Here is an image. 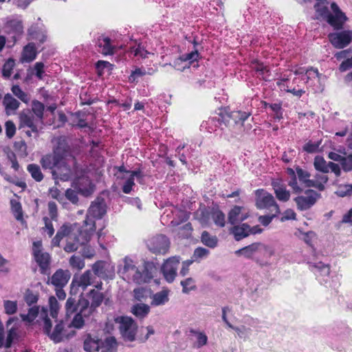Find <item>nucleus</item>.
Listing matches in <instances>:
<instances>
[{
	"label": "nucleus",
	"instance_id": "nucleus-59",
	"mask_svg": "<svg viewBox=\"0 0 352 352\" xmlns=\"http://www.w3.org/2000/svg\"><path fill=\"white\" fill-rule=\"evenodd\" d=\"M305 73L307 75V80H309L311 77L312 73L316 75V76L318 77L319 72L318 69L314 68V67H309L307 69H305L304 68H299L298 69H296L294 72V74L296 75H300L303 74Z\"/></svg>",
	"mask_w": 352,
	"mask_h": 352
},
{
	"label": "nucleus",
	"instance_id": "nucleus-61",
	"mask_svg": "<svg viewBox=\"0 0 352 352\" xmlns=\"http://www.w3.org/2000/svg\"><path fill=\"white\" fill-rule=\"evenodd\" d=\"M48 212L50 219L53 221H57L58 218V208L57 205L54 201H49L47 204Z\"/></svg>",
	"mask_w": 352,
	"mask_h": 352
},
{
	"label": "nucleus",
	"instance_id": "nucleus-43",
	"mask_svg": "<svg viewBox=\"0 0 352 352\" xmlns=\"http://www.w3.org/2000/svg\"><path fill=\"white\" fill-rule=\"evenodd\" d=\"M38 307L34 306L29 309L28 314H21V318L22 320L28 322H32L35 318L38 316Z\"/></svg>",
	"mask_w": 352,
	"mask_h": 352
},
{
	"label": "nucleus",
	"instance_id": "nucleus-58",
	"mask_svg": "<svg viewBox=\"0 0 352 352\" xmlns=\"http://www.w3.org/2000/svg\"><path fill=\"white\" fill-rule=\"evenodd\" d=\"M70 265L75 269L81 270L85 267L84 260L76 256H72L69 259Z\"/></svg>",
	"mask_w": 352,
	"mask_h": 352
},
{
	"label": "nucleus",
	"instance_id": "nucleus-7",
	"mask_svg": "<svg viewBox=\"0 0 352 352\" xmlns=\"http://www.w3.org/2000/svg\"><path fill=\"white\" fill-rule=\"evenodd\" d=\"M143 264L142 272L139 270V274L135 277V283L137 284L149 282L155 276L160 268V263L157 258L144 260Z\"/></svg>",
	"mask_w": 352,
	"mask_h": 352
},
{
	"label": "nucleus",
	"instance_id": "nucleus-36",
	"mask_svg": "<svg viewBox=\"0 0 352 352\" xmlns=\"http://www.w3.org/2000/svg\"><path fill=\"white\" fill-rule=\"evenodd\" d=\"M168 300V291L162 290L153 295L151 304L152 306H160L165 305Z\"/></svg>",
	"mask_w": 352,
	"mask_h": 352
},
{
	"label": "nucleus",
	"instance_id": "nucleus-27",
	"mask_svg": "<svg viewBox=\"0 0 352 352\" xmlns=\"http://www.w3.org/2000/svg\"><path fill=\"white\" fill-rule=\"evenodd\" d=\"M251 68L254 70L257 76L265 81H268L270 76V71L268 67L258 60H254L251 63Z\"/></svg>",
	"mask_w": 352,
	"mask_h": 352
},
{
	"label": "nucleus",
	"instance_id": "nucleus-18",
	"mask_svg": "<svg viewBox=\"0 0 352 352\" xmlns=\"http://www.w3.org/2000/svg\"><path fill=\"white\" fill-rule=\"evenodd\" d=\"M5 31L8 34H12L14 39L19 37L23 32L22 21L14 16L8 18L5 23Z\"/></svg>",
	"mask_w": 352,
	"mask_h": 352
},
{
	"label": "nucleus",
	"instance_id": "nucleus-55",
	"mask_svg": "<svg viewBox=\"0 0 352 352\" xmlns=\"http://www.w3.org/2000/svg\"><path fill=\"white\" fill-rule=\"evenodd\" d=\"M336 195L340 197H344L352 195V184H345L339 186L336 192Z\"/></svg>",
	"mask_w": 352,
	"mask_h": 352
},
{
	"label": "nucleus",
	"instance_id": "nucleus-50",
	"mask_svg": "<svg viewBox=\"0 0 352 352\" xmlns=\"http://www.w3.org/2000/svg\"><path fill=\"white\" fill-rule=\"evenodd\" d=\"M5 313L8 315L14 314L17 311L16 301L6 300L3 301Z\"/></svg>",
	"mask_w": 352,
	"mask_h": 352
},
{
	"label": "nucleus",
	"instance_id": "nucleus-1",
	"mask_svg": "<svg viewBox=\"0 0 352 352\" xmlns=\"http://www.w3.org/2000/svg\"><path fill=\"white\" fill-rule=\"evenodd\" d=\"M286 173L288 176L287 184L295 194H300L303 192L300 185L305 188H314L318 191H323L329 181L327 175L320 173H316L313 179H311V173L298 165H296L294 168H287Z\"/></svg>",
	"mask_w": 352,
	"mask_h": 352
},
{
	"label": "nucleus",
	"instance_id": "nucleus-25",
	"mask_svg": "<svg viewBox=\"0 0 352 352\" xmlns=\"http://www.w3.org/2000/svg\"><path fill=\"white\" fill-rule=\"evenodd\" d=\"M34 259L40 268L42 274H46L50 269L51 256L49 253L42 252L34 256Z\"/></svg>",
	"mask_w": 352,
	"mask_h": 352
},
{
	"label": "nucleus",
	"instance_id": "nucleus-47",
	"mask_svg": "<svg viewBox=\"0 0 352 352\" xmlns=\"http://www.w3.org/2000/svg\"><path fill=\"white\" fill-rule=\"evenodd\" d=\"M249 10H250V13L257 12L258 16H260L263 20H265L266 19L268 18V8L265 5H263L261 3L257 6V10L254 6L249 7Z\"/></svg>",
	"mask_w": 352,
	"mask_h": 352
},
{
	"label": "nucleus",
	"instance_id": "nucleus-21",
	"mask_svg": "<svg viewBox=\"0 0 352 352\" xmlns=\"http://www.w3.org/2000/svg\"><path fill=\"white\" fill-rule=\"evenodd\" d=\"M47 32L43 25L34 24L28 30L30 40L38 41L40 44L45 42L47 39Z\"/></svg>",
	"mask_w": 352,
	"mask_h": 352
},
{
	"label": "nucleus",
	"instance_id": "nucleus-30",
	"mask_svg": "<svg viewBox=\"0 0 352 352\" xmlns=\"http://www.w3.org/2000/svg\"><path fill=\"white\" fill-rule=\"evenodd\" d=\"M3 104L5 106L6 113L10 114L14 113L20 105V102L10 94L5 95Z\"/></svg>",
	"mask_w": 352,
	"mask_h": 352
},
{
	"label": "nucleus",
	"instance_id": "nucleus-17",
	"mask_svg": "<svg viewBox=\"0 0 352 352\" xmlns=\"http://www.w3.org/2000/svg\"><path fill=\"white\" fill-rule=\"evenodd\" d=\"M81 229V226H78L76 223L71 225L69 223H65L58 230L56 235L52 239V245L54 247H58L61 240L65 236H69L73 233H76L77 231L79 233V230Z\"/></svg>",
	"mask_w": 352,
	"mask_h": 352
},
{
	"label": "nucleus",
	"instance_id": "nucleus-19",
	"mask_svg": "<svg viewBox=\"0 0 352 352\" xmlns=\"http://www.w3.org/2000/svg\"><path fill=\"white\" fill-rule=\"evenodd\" d=\"M124 265L119 270V273L123 276L124 279L128 281L132 280L135 283V277L139 274V270L133 263L132 259L129 257H125L123 260Z\"/></svg>",
	"mask_w": 352,
	"mask_h": 352
},
{
	"label": "nucleus",
	"instance_id": "nucleus-63",
	"mask_svg": "<svg viewBox=\"0 0 352 352\" xmlns=\"http://www.w3.org/2000/svg\"><path fill=\"white\" fill-rule=\"evenodd\" d=\"M340 164L344 171L349 172L352 170V154L344 157Z\"/></svg>",
	"mask_w": 352,
	"mask_h": 352
},
{
	"label": "nucleus",
	"instance_id": "nucleus-37",
	"mask_svg": "<svg viewBox=\"0 0 352 352\" xmlns=\"http://www.w3.org/2000/svg\"><path fill=\"white\" fill-rule=\"evenodd\" d=\"M131 53L133 55V56L137 57L138 58L144 59L148 57V55L151 54V52L147 51L144 46L142 45V43H138L137 42L135 44L130 47Z\"/></svg>",
	"mask_w": 352,
	"mask_h": 352
},
{
	"label": "nucleus",
	"instance_id": "nucleus-49",
	"mask_svg": "<svg viewBox=\"0 0 352 352\" xmlns=\"http://www.w3.org/2000/svg\"><path fill=\"white\" fill-rule=\"evenodd\" d=\"M98 343L97 341L88 336L84 341V349L87 352L98 351Z\"/></svg>",
	"mask_w": 352,
	"mask_h": 352
},
{
	"label": "nucleus",
	"instance_id": "nucleus-35",
	"mask_svg": "<svg viewBox=\"0 0 352 352\" xmlns=\"http://www.w3.org/2000/svg\"><path fill=\"white\" fill-rule=\"evenodd\" d=\"M330 162H327L322 156L316 155L314 159V167L317 171L328 173L330 171Z\"/></svg>",
	"mask_w": 352,
	"mask_h": 352
},
{
	"label": "nucleus",
	"instance_id": "nucleus-3",
	"mask_svg": "<svg viewBox=\"0 0 352 352\" xmlns=\"http://www.w3.org/2000/svg\"><path fill=\"white\" fill-rule=\"evenodd\" d=\"M106 212L107 206L104 199L97 197L91 202L82 226L93 234L96 230L95 219H101Z\"/></svg>",
	"mask_w": 352,
	"mask_h": 352
},
{
	"label": "nucleus",
	"instance_id": "nucleus-23",
	"mask_svg": "<svg viewBox=\"0 0 352 352\" xmlns=\"http://www.w3.org/2000/svg\"><path fill=\"white\" fill-rule=\"evenodd\" d=\"M16 336V329L15 327H11L8 331L7 338L5 341L4 327L1 320H0V348L3 346L7 349L10 348Z\"/></svg>",
	"mask_w": 352,
	"mask_h": 352
},
{
	"label": "nucleus",
	"instance_id": "nucleus-5",
	"mask_svg": "<svg viewBox=\"0 0 352 352\" xmlns=\"http://www.w3.org/2000/svg\"><path fill=\"white\" fill-rule=\"evenodd\" d=\"M87 296L89 299L80 296L77 302L81 306L82 313L91 314L102 304L104 296L102 293L95 289L90 290Z\"/></svg>",
	"mask_w": 352,
	"mask_h": 352
},
{
	"label": "nucleus",
	"instance_id": "nucleus-44",
	"mask_svg": "<svg viewBox=\"0 0 352 352\" xmlns=\"http://www.w3.org/2000/svg\"><path fill=\"white\" fill-rule=\"evenodd\" d=\"M180 285L182 287V292L184 294H188L197 288L195 279L190 277L182 280Z\"/></svg>",
	"mask_w": 352,
	"mask_h": 352
},
{
	"label": "nucleus",
	"instance_id": "nucleus-10",
	"mask_svg": "<svg viewBox=\"0 0 352 352\" xmlns=\"http://www.w3.org/2000/svg\"><path fill=\"white\" fill-rule=\"evenodd\" d=\"M305 195H300L294 198L299 210L304 211L309 210L314 206L316 201L321 197V194L312 189H307L304 191Z\"/></svg>",
	"mask_w": 352,
	"mask_h": 352
},
{
	"label": "nucleus",
	"instance_id": "nucleus-29",
	"mask_svg": "<svg viewBox=\"0 0 352 352\" xmlns=\"http://www.w3.org/2000/svg\"><path fill=\"white\" fill-rule=\"evenodd\" d=\"M308 264L309 269L316 274L318 278H320V276H328L330 273L329 265L322 262L309 263ZM319 280L322 283V280L319 279Z\"/></svg>",
	"mask_w": 352,
	"mask_h": 352
},
{
	"label": "nucleus",
	"instance_id": "nucleus-62",
	"mask_svg": "<svg viewBox=\"0 0 352 352\" xmlns=\"http://www.w3.org/2000/svg\"><path fill=\"white\" fill-rule=\"evenodd\" d=\"M92 274L89 270L86 271L80 278L79 285L86 287L91 285Z\"/></svg>",
	"mask_w": 352,
	"mask_h": 352
},
{
	"label": "nucleus",
	"instance_id": "nucleus-48",
	"mask_svg": "<svg viewBox=\"0 0 352 352\" xmlns=\"http://www.w3.org/2000/svg\"><path fill=\"white\" fill-rule=\"evenodd\" d=\"M146 75L145 67H136L129 76L130 82H138L140 77Z\"/></svg>",
	"mask_w": 352,
	"mask_h": 352
},
{
	"label": "nucleus",
	"instance_id": "nucleus-38",
	"mask_svg": "<svg viewBox=\"0 0 352 352\" xmlns=\"http://www.w3.org/2000/svg\"><path fill=\"white\" fill-rule=\"evenodd\" d=\"M199 58V54L198 52L197 49H195L190 53L184 54L179 56L177 60H175L173 62L174 67H177V64L179 61L182 62H189V63H192L195 61H197Z\"/></svg>",
	"mask_w": 352,
	"mask_h": 352
},
{
	"label": "nucleus",
	"instance_id": "nucleus-54",
	"mask_svg": "<svg viewBox=\"0 0 352 352\" xmlns=\"http://www.w3.org/2000/svg\"><path fill=\"white\" fill-rule=\"evenodd\" d=\"M45 226L43 228V232H46L50 238H51L54 234V228L52 224V221L47 217H43Z\"/></svg>",
	"mask_w": 352,
	"mask_h": 352
},
{
	"label": "nucleus",
	"instance_id": "nucleus-28",
	"mask_svg": "<svg viewBox=\"0 0 352 352\" xmlns=\"http://www.w3.org/2000/svg\"><path fill=\"white\" fill-rule=\"evenodd\" d=\"M263 247L261 243H254L235 252L236 255H242L246 258H252Z\"/></svg>",
	"mask_w": 352,
	"mask_h": 352
},
{
	"label": "nucleus",
	"instance_id": "nucleus-15",
	"mask_svg": "<svg viewBox=\"0 0 352 352\" xmlns=\"http://www.w3.org/2000/svg\"><path fill=\"white\" fill-rule=\"evenodd\" d=\"M226 127L227 123L225 117L222 116L209 118L207 120L204 121L200 126L201 131L210 133L219 130L221 131L220 135H222Z\"/></svg>",
	"mask_w": 352,
	"mask_h": 352
},
{
	"label": "nucleus",
	"instance_id": "nucleus-20",
	"mask_svg": "<svg viewBox=\"0 0 352 352\" xmlns=\"http://www.w3.org/2000/svg\"><path fill=\"white\" fill-rule=\"evenodd\" d=\"M248 217V212L245 211L243 207L235 206L228 213V222L231 225H236L245 221Z\"/></svg>",
	"mask_w": 352,
	"mask_h": 352
},
{
	"label": "nucleus",
	"instance_id": "nucleus-32",
	"mask_svg": "<svg viewBox=\"0 0 352 352\" xmlns=\"http://www.w3.org/2000/svg\"><path fill=\"white\" fill-rule=\"evenodd\" d=\"M21 121L23 126H27L36 135H38V124L41 123L38 119L36 120L33 116L24 115L21 117Z\"/></svg>",
	"mask_w": 352,
	"mask_h": 352
},
{
	"label": "nucleus",
	"instance_id": "nucleus-16",
	"mask_svg": "<svg viewBox=\"0 0 352 352\" xmlns=\"http://www.w3.org/2000/svg\"><path fill=\"white\" fill-rule=\"evenodd\" d=\"M63 162H64L59 156L53 155H45L43 156L41 160V164L43 168L45 169H51L54 178L66 179L67 177L65 175L60 177L56 172V168H58V167L61 166Z\"/></svg>",
	"mask_w": 352,
	"mask_h": 352
},
{
	"label": "nucleus",
	"instance_id": "nucleus-46",
	"mask_svg": "<svg viewBox=\"0 0 352 352\" xmlns=\"http://www.w3.org/2000/svg\"><path fill=\"white\" fill-rule=\"evenodd\" d=\"M10 205L15 218L19 221L23 219V211L20 202L16 199H11Z\"/></svg>",
	"mask_w": 352,
	"mask_h": 352
},
{
	"label": "nucleus",
	"instance_id": "nucleus-12",
	"mask_svg": "<svg viewBox=\"0 0 352 352\" xmlns=\"http://www.w3.org/2000/svg\"><path fill=\"white\" fill-rule=\"evenodd\" d=\"M148 249L155 254H165L170 247V241L164 234L156 235L148 240L146 243Z\"/></svg>",
	"mask_w": 352,
	"mask_h": 352
},
{
	"label": "nucleus",
	"instance_id": "nucleus-52",
	"mask_svg": "<svg viewBox=\"0 0 352 352\" xmlns=\"http://www.w3.org/2000/svg\"><path fill=\"white\" fill-rule=\"evenodd\" d=\"M322 143V140H319L316 142H312L311 141H309L305 143L302 147L304 151L308 153H314L318 151L319 146Z\"/></svg>",
	"mask_w": 352,
	"mask_h": 352
},
{
	"label": "nucleus",
	"instance_id": "nucleus-53",
	"mask_svg": "<svg viewBox=\"0 0 352 352\" xmlns=\"http://www.w3.org/2000/svg\"><path fill=\"white\" fill-rule=\"evenodd\" d=\"M274 193L276 198L281 201H287L290 198V192L286 189L285 186L282 188L276 189V192H274Z\"/></svg>",
	"mask_w": 352,
	"mask_h": 352
},
{
	"label": "nucleus",
	"instance_id": "nucleus-39",
	"mask_svg": "<svg viewBox=\"0 0 352 352\" xmlns=\"http://www.w3.org/2000/svg\"><path fill=\"white\" fill-rule=\"evenodd\" d=\"M28 171L32 177L37 182H40L43 179V175L41 172L40 166L35 164H29L27 167Z\"/></svg>",
	"mask_w": 352,
	"mask_h": 352
},
{
	"label": "nucleus",
	"instance_id": "nucleus-22",
	"mask_svg": "<svg viewBox=\"0 0 352 352\" xmlns=\"http://www.w3.org/2000/svg\"><path fill=\"white\" fill-rule=\"evenodd\" d=\"M71 276L68 270L59 269L51 277V283L56 287H63L67 285Z\"/></svg>",
	"mask_w": 352,
	"mask_h": 352
},
{
	"label": "nucleus",
	"instance_id": "nucleus-9",
	"mask_svg": "<svg viewBox=\"0 0 352 352\" xmlns=\"http://www.w3.org/2000/svg\"><path fill=\"white\" fill-rule=\"evenodd\" d=\"M256 194V206L258 209H269L276 214L280 212L279 207L274 197L263 189H258Z\"/></svg>",
	"mask_w": 352,
	"mask_h": 352
},
{
	"label": "nucleus",
	"instance_id": "nucleus-56",
	"mask_svg": "<svg viewBox=\"0 0 352 352\" xmlns=\"http://www.w3.org/2000/svg\"><path fill=\"white\" fill-rule=\"evenodd\" d=\"M124 179L125 182L122 186V190L125 194H129L132 191L133 187L135 186L134 179L129 175Z\"/></svg>",
	"mask_w": 352,
	"mask_h": 352
},
{
	"label": "nucleus",
	"instance_id": "nucleus-57",
	"mask_svg": "<svg viewBox=\"0 0 352 352\" xmlns=\"http://www.w3.org/2000/svg\"><path fill=\"white\" fill-rule=\"evenodd\" d=\"M228 327L234 330L241 338H248L250 335V330H251L250 328H247L245 326L235 327L232 324V327Z\"/></svg>",
	"mask_w": 352,
	"mask_h": 352
},
{
	"label": "nucleus",
	"instance_id": "nucleus-45",
	"mask_svg": "<svg viewBox=\"0 0 352 352\" xmlns=\"http://www.w3.org/2000/svg\"><path fill=\"white\" fill-rule=\"evenodd\" d=\"M44 109L45 106L42 102L37 100L32 102V111L36 116V118L38 119L41 124L43 123Z\"/></svg>",
	"mask_w": 352,
	"mask_h": 352
},
{
	"label": "nucleus",
	"instance_id": "nucleus-24",
	"mask_svg": "<svg viewBox=\"0 0 352 352\" xmlns=\"http://www.w3.org/2000/svg\"><path fill=\"white\" fill-rule=\"evenodd\" d=\"M250 115L248 113L241 111L231 112L227 118H225L227 127H229L232 124L243 125Z\"/></svg>",
	"mask_w": 352,
	"mask_h": 352
},
{
	"label": "nucleus",
	"instance_id": "nucleus-64",
	"mask_svg": "<svg viewBox=\"0 0 352 352\" xmlns=\"http://www.w3.org/2000/svg\"><path fill=\"white\" fill-rule=\"evenodd\" d=\"M14 65V61L12 59H9L3 65L2 74L6 78H9L12 74V70Z\"/></svg>",
	"mask_w": 352,
	"mask_h": 352
},
{
	"label": "nucleus",
	"instance_id": "nucleus-8",
	"mask_svg": "<svg viewBox=\"0 0 352 352\" xmlns=\"http://www.w3.org/2000/svg\"><path fill=\"white\" fill-rule=\"evenodd\" d=\"M92 234L85 230L83 226L79 230V233H73L67 239V243L64 250L67 252H73L77 250L80 245H84L87 243Z\"/></svg>",
	"mask_w": 352,
	"mask_h": 352
},
{
	"label": "nucleus",
	"instance_id": "nucleus-6",
	"mask_svg": "<svg viewBox=\"0 0 352 352\" xmlns=\"http://www.w3.org/2000/svg\"><path fill=\"white\" fill-rule=\"evenodd\" d=\"M65 309L66 314L67 316L74 314L76 312L74 316L71 324H69L71 328L75 327L77 329H80L84 326L85 320L84 318L89 317L91 314H85L82 313V309H81V306H79V304L76 302L75 298L72 297L69 298L67 300L65 304Z\"/></svg>",
	"mask_w": 352,
	"mask_h": 352
},
{
	"label": "nucleus",
	"instance_id": "nucleus-4",
	"mask_svg": "<svg viewBox=\"0 0 352 352\" xmlns=\"http://www.w3.org/2000/svg\"><path fill=\"white\" fill-rule=\"evenodd\" d=\"M122 339L125 342H133L138 331V325L135 320L129 316H118L115 318Z\"/></svg>",
	"mask_w": 352,
	"mask_h": 352
},
{
	"label": "nucleus",
	"instance_id": "nucleus-41",
	"mask_svg": "<svg viewBox=\"0 0 352 352\" xmlns=\"http://www.w3.org/2000/svg\"><path fill=\"white\" fill-rule=\"evenodd\" d=\"M201 242L206 246L214 248L217 245V238L216 236L210 235L207 231H204L201 237Z\"/></svg>",
	"mask_w": 352,
	"mask_h": 352
},
{
	"label": "nucleus",
	"instance_id": "nucleus-51",
	"mask_svg": "<svg viewBox=\"0 0 352 352\" xmlns=\"http://www.w3.org/2000/svg\"><path fill=\"white\" fill-rule=\"evenodd\" d=\"M13 94L25 103L29 102V97L19 85H14L12 87Z\"/></svg>",
	"mask_w": 352,
	"mask_h": 352
},
{
	"label": "nucleus",
	"instance_id": "nucleus-14",
	"mask_svg": "<svg viewBox=\"0 0 352 352\" xmlns=\"http://www.w3.org/2000/svg\"><path fill=\"white\" fill-rule=\"evenodd\" d=\"M331 45L336 49H343L352 42V31L342 30L330 33L328 36Z\"/></svg>",
	"mask_w": 352,
	"mask_h": 352
},
{
	"label": "nucleus",
	"instance_id": "nucleus-60",
	"mask_svg": "<svg viewBox=\"0 0 352 352\" xmlns=\"http://www.w3.org/2000/svg\"><path fill=\"white\" fill-rule=\"evenodd\" d=\"M114 169H116L117 171L115 173L118 179H123L126 178V176L130 175V170H127L124 165L120 166H115Z\"/></svg>",
	"mask_w": 352,
	"mask_h": 352
},
{
	"label": "nucleus",
	"instance_id": "nucleus-40",
	"mask_svg": "<svg viewBox=\"0 0 352 352\" xmlns=\"http://www.w3.org/2000/svg\"><path fill=\"white\" fill-rule=\"evenodd\" d=\"M211 217L214 224L219 227L223 228L226 225V216L224 213L219 209L213 210L211 212Z\"/></svg>",
	"mask_w": 352,
	"mask_h": 352
},
{
	"label": "nucleus",
	"instance_id": "nucleus-11",
	"mask_svg": "<svg viewBox=\"0 0 352 352\" xmlns=\"http://www.w3.org/2000/svg\"><path fill=\"white\" fill-rule=\"evenodd\" d=\"M180 257L174 256L167 258L161 266V272L166 281L168 283H171L175 280L177 275Z\"/></svg>",
	"mask_w": 352,
	"mask_h": 352
},
{
	"label": "nucleus",
	"instance_id": "nucleus-13",
	"mask_svg": "<svg viewBox=\"0 0 352 352\" xmlns=\"http://www.w3.org/2000/svg\"><path fill=\"white\" fill-rule=\"evenodd\" d=\"M331 8L333 13L329 15L327 23L336 30H342L344 24L348 21L347 16L336 3H331Z\"/></svg>",
	"mask_w": 352,
	"mask_h": 352
},
{
	"label": "nucleus",
	"instance_id": "nucleus-34",
	"mask_svg": "<svg viewBox=\"0 0 352 352\" xmlns=\"http://www.w3.org/2000/svg\"><path fill=\"white\" fill-rule=\"evenodd\" d=\"M36 56L35 43H29L23 48L22 60L23 62L30 63L34 60Z\"/></svg>",
	"mask_w": 352,
	"mask_h": 352
},
{
	"label": "nucleus",
	"instance_id": "nucleus-26",
	"mask_svg": "<svg viewBox=\"0 0 352 352\" xmlns=\"http://www.w3.org/2000/svg\"><path fill=\"white\" fill-rule=\"evenodd\" d=\"M98 51L104 55H111L115 52V46L112 44V41L109 37H100L97 41Z\"/></svg>",
	"mask_w": 352,
	"mask_h": 352
},
{
	"label": "nucleus",
	"instance_id": "nucleus-42",
	"mask_svg": "<svg viewBox=\"0 0 352 352\" xmlns=\"http://www.w3.org/2000/svg\"><path fill=\"white\" fill-rule=\"evenodd\" d=\"M196 338V341L194 343L195 347L199 349L207 344L208 337L204 332L197 331L195 330H191Z\"/></svg>",
	"mask_w": 352,
	"mask_h": 352
},
{
	"label": "nucleus",
	"instance_id": "nucleus-33",
	"mask_svg": "<svg viewBox=\"0 0 352 352\" xmlns=\"http://www.w3.org/2000/svg\"><path fill=\"white\" fill-rule=\"evenodd\" d=\"M232 233L236 241H240L250 235V226L247 223H242L239 226H234Z\"/></svg>",
	"mask_w": 352,
	"mask_h": 352
},
{
	"label": "nucleus",
	"instance_id": "nucleus-31",
	"mask_svg": "<svg viewBox=\"0 0 352 352\" xmlns=\"http://www.w3.org/2000/svg\"><path fill=\"white\" fill-rule=\"evenodd\" d=\"M131 312L137 318L143 319L146 318L150 312V307L144 303H138L131 307Z\"/></svg>",
	"mask_w": 352,
	"mask_h": 352
},
{
	"label": "nucleus",
	"instance_id": "nucleus-2",
	"mask_svg": "<svg viewBox=\"0 0 352 352\" xmlns=\"http://www.w3.org/2000/svg\"><path fill=\"white\" fill-rule=\"evenodd\" d=\"M41 317L43 322V331L54 343L69 340L75 336L76 331L71 329L70 325H68L63 320L56 321V323L52 329V320L45 311L41 314Z\"/></svg>",
	"mask_w": 352,
	"mask_h": 352
}]
</instances>
